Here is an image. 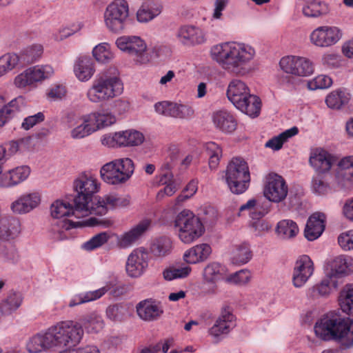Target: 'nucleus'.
Instances as JSON below:
<instances>
[{
  "label": "nucleus",
  "instance_id": "obj_18",
  "mask_svg": "<svg viewBox=\"0 0 353 353\" xmlns=\"http://www.w3.org/2000/svg\"><path fill=\"white\" fill-rule=\"evenodd\" d=\"M129 200L116 194H107L103 196L94 198V202L90 205V214L105 215L109 210L125 207Z\"/></svg>",
  "mask_w": 353,
  "mask_h": 353
},
{
  "label": "nucleus",
  "instance_id": "obj_54",
  "mask_svg": "<svg viewBox=\"0 0 353 353\" xmlns=\"http://www.w3.org/2000/svg\"><path fill=\"white\" fill-rule=\"evenodd\" d=\"M111 236L107 232H100L93 236L90 240L82 245V248L87 251H92L105 244Z\"/></svg>",
  "mask_w": 353,
  "mask_h": 353
},
{
  "label": "nucleus",
  "instance_id": "obj_36",
  "mask_svg": "<svg viewBox=\"0 0 353 353\" xmlns=\"http://www.w3.org/2000/svg\"><path fill=\"white\" fill-rule=\"evenodd\" d=\"M22 295L14 291H10L6 296L0 301V312L3 316H8L15 312L23 303Z\"/></svg>",
  "mask_w": 353,
  "mask_h": 353
},
{
  "label": "nucleus",
  "instance_id": "obj_24",
  "mask_svg": "<svg viewBox=\"0 0 353 353\" xmlns=\"http://www.w3.org/2000/svg\"><path fill=\"white\" fill-rule=\"evenodd\" d=\"M176 37L182 44L188 46L202 44L206 41L203 30L193 25L181 26L177 31Z\"/></svg>",
  "mask_w": 353,
  "mask_h": 353
},
{
  "label": "nucleus",
  "instance_id": "obj_58",
  "mask_svg": "<svg viewBox=\"0 0 353 353\" xmlns=\"http://www.w3.org/2000/svg\"><path fill=\"white\" fill-rule=\"evenodd\" d=\"M251 278V273L248 270H241L230 274L226 279V281L236 285H245L248 283Z\"/></svg>",
  "mask_w": 353,
  "mask_h": 353
},
{
  "label": "nucleus",
  "instance_id": "obj_60",
  "mask_svg": "<svg viewBox=\"0 0 353 353\" xmlns=\"http://www.w3.org/2000/svg\"><path fill=\"white\" fill-rule=\"evenodd\" d=\"M127 309L121 304L110 305L106 309V315L112 321H121L126 314Z\"/></svg>",
  "mask_w": 353,
  "mask_h": 353
},
{
  "label": "nucleus",
  "instance_id": "obj_12",
  "mask_svg": "<svg viewBox=\"0 0 353 353\" xmlns=\"http://www.w3.org/2000/svg\"><path fill=\"white\" fill-rule=\"evenodd\" d=\"M117 46L122 51L127 52L140 63L149 62L150 57L146 52V44L139 37L123 36L116 41Z\"/></svg>",
  "mask_w": 353,
  "mask_h": 353
},
{
  "label": "nucleus",
  "instance_id": "obj_64",
  "mask_svg": "<svg viewBox=\"0 0 353 353\" xmlns=\"http://www.w3.org/2000/svg\"><path fill=\"white\" fill-rule=\"evenodd\" d=\"M338 243L343 250H353V230L341 234L338 237Z\"/></svg>",
  "mask_w": 353,
  "mask_h": 353
},
{
  "label": "nucleus",
  "instance_id": "obj_41",
  "mask_svg": "<svg viewBox=\"0 0 353 353\" xmlns=\"http://www.w3.org/2000/svg\"><path fill=\"white\" fill-rule=\"evenodd\" d=\"M225 273V268L221 263L211 262L208 263L203 270V279L208 283H215L223 279Z\"/></svg>",
  "mask_w": 353,
  "mask_h": 353
},
{
  "label": "nucleus",
  "instance_id": "obj_31",
  "mask_svg": "<svg viewBox=\"0 0 353 353\" xmlns=\"http://www.w3.org/2000/svg\"><path fill=\"white\" fill-rule=\"evenodd\" d=\"M30 173L28 166L22 165L10 170L0 177L1 187H10L25 181Z\"/></svg>",
  "mask_w": 353,
  "mask_h": 353
},
{
  "label": "nucleus",
  "instance_id": "obj_20",
  "mask_svg": "<svg viewBox=\"0 0 353 353\" xmlns=\"http://www.w3.org/2000/svg\"><path fill=\"white\" fill-rule=\"evenodd\" d=\"M314 263L307 255H301L296 261L292 273L295 288L303 286L314 273Z\"/></svg>",
  "mask_w": 353,
  "mask_h": 353
},
{
  "label": "nucleus",
  "instance_id": "obj_37",
  "mask_svg": "<svg viewBox=\"0 0 353 353\" xmlns=\"http://www.w3.org/2000/svg\"><path fill=\"white\" fill-rule=\"evenodd\" d=\"M94 63L89 57H81L75 62L74 72L81 81H88L94 73Z\"/></svg>",
  "mask_w": 353,
  "mask_h": 353
},
{
  "label": "nucleus",
  "instance_id": "obj_29",
  "mask_svg": "<svg viewBox=\"0 0 353 353\" xmlns=\"http://www.w3.org/2000/svg\"><path fill=\"white\" fill-rule=\"evenodd\" d=\"M339 167L338 183L344 188H351L353 187V156L343 158L339 163Z\"/></svg>",
  "mask_w": 353,
  "mask_h": 353
},
{
  "label": "nucleus",
  "instance_id": "obj_14",
  "mask_svg": "<svg viewBox=\"0 0 353 353\" xmlns=\"http://www.w3.org/2000/svg\"><path fill=\"white\" fill-rule=\"evenodd\" d=\"M279 65L283 72L295 76L307 77L314 72L312 62L303 57H284L280 60Z\"/></svg>",
  "mask_w": 353,
  "mask_h": 353
},
{
  "label": "nucleus",
  "instance_id": "obj_35",
  "mask_svg": "<svg viewBox=\"0 0 353 353\" xmlns=\"http://www.w3.org/2000/svg\"><path fill=\"white\" fill-rule=\"evenodd\" d=\"M212 121L215 127L225 133H231L236 128V121L227 111H218L214 113Z\"/></svg>",
  "mask_w": 353,
  "mask_h": 353
},
{
  "label": "nucleus",
  "instance_id": "obj_8",
  "mask_svg": "<svg viewBox=\"0 0 353 353\" xmlns=\"http://www.w3.org/2000/svg\"><path fill=\"white\" fill-rule=\"evenodd\" d=\"M174 226L179 239L186 244L196 241L205 232L201 219L189 210H183L176 216Z\"/></svg>",
  "mask_w": 353,
  "mask_h": 353
},
{
  "label": "nucleus",
  "instance_id": "obj_11",
  "mask_svg": "<svg viewBox=\"0 0 353 353\" xmlns=\"http://www.w3.org/2000/svg\"><path fill=\"white\" fill-rule=\"evenodd\" d=\"M129 18V5L126 0H114L104 12V22L107 28L114 33H121Z\"/></svg>",
  "mask_w": 353,
  "mask_h": 353
},
{
  "label": "nucleus",
  "instance_id": "obj_59",
  "mask_svg": "<svg viewBox=\"0 0 353 353\" xmlns=\"http://www.w3.org/2000/svg\"><path fill=\"white\" fill-rule=\"evenodd\" d=\"M312 190L318 195H324L329 192L330 186L321 175L317 174L312 178Z\"/></svg>",
  "mask_w": 353,
  "mask_h": 353
},
{
  "label": "nucleus",
  "instance_id": "obj_42",
  "mask_svg": "<svg viewBox=\"0 0 353 353\" xmlns=\"http://www.w3.org/2000/svg\"><path fill=\"white\" fill-rule=\"evenodd\" d=\"M89 115L94 131L111 125L116 122L115 117L109 112H96Z\"/></svg>",
  "mask_w": 353,
  "mask_h": 353
},
{
  "label": "nucleus",
  "instance_id": "obj_61",
  "mask_svg": "<svg viewBox=\"0 0 353 353\" xmlns=\"http://www.w3.org/2000/svg\"><path fill=\"white\" fill-rule=\"evenodd\" d=\"M332 84V80L330 77L321 74L309 81L308 87L311 90L325 89L330 87Z\"/></svg>",
  "mask_w": 353,
  "mask_h": 353
},
{
  "label": "nucleus",
  "instance_id": "obj_33",
  "mask_svg": "<svg viewBox=\"0 0 353 353\" xmlns=\"http://www.w3.org/2000/svg\"><path fill=\"white\" fill-rule=\"evenodd\" d=\"M21 231L19 219L12 216H0V239L3 241L16 237Z\"/></svg>",
  "mask_w": 353,
  "mask_h": 353
},
{
  "label": "nucleus",
  "instance_id": "obj_40",
  "mask_svg": "<svg viewBox=\"0 0 353 353\" xmlns=\"http://www.w3.org/2000/svg\"><path fill=\"white\" fill-rule=\"evenodd\" d=\"M108 290L109 288L105 286L94 291L77 294L70 300L68 306L72 307L80 304L95 301L103 296Z\"/></svg>",
  "mask_w": 353,
  "mask_h": 353
},
{
  "label": "nucleus",
  "instance_id": "obj_3",
  "mask_svg": "<svg viewBox=\"0 0 353 353\" xmlns=\"http://www.w3.org/2000/svg\"><path fill=\"white\" fill-rule=\"evenodd\" d=\"M317 337L329 341L334 339L345 348L353 347V319L330 314L314 326Z\"/></svg>",
  "mask_w": 353,
  "mask_h": 353
},
{
  "label": "nucleus",
  "instance_id": "obj_32",
  "mask_svg": "<svg viewBox=\"0 0 353 353\" xmlns=\"http://www.w3.org/2000/svg\"><path fill=\"white\" fill-rule=\"evenodd\" d=\"M211 253L212 248L209 244L201 243L187 250L183 259L188 264H196L205 261Z\"/></svg>",
  "mask_w": 353,
  "mask_h": 353
},
{
  "label": "nucleus",
  "instance_id": "obj_16",
  "mask_svg": "<svg viewBox=\"0 0 353 353\" xmlns=\"http://www.w3.org/2000/svg\"><path fill=\"white\" fill-rule=\"evenodd\" d=\"M54 73L53 68L48 65H37L18 74L14 79V84L18 88H25L35 82L50 78Z\"/></svg>",
  "mask_w": 353,
  "mask_h": 353
},
{
  "label": "nucleus",
  "instance_id": "obj_47",
  "mask_svg": "<svg viewBox=\"0 0 353 353\" xmlns=\"http://www.w3.org/2000/svg\"><path fill=\"white\" fill-rule=\"evenodd\" d=\"M206 155L208 157V165L211 170L217 169L223 156L221 147L214 142H208L205 145Z\"/></svg>",
  "mask_w": 353,
  "mask_h": 353
},
{
  "label": "nucleus",
  "instance_id": "obj_5",
  "mask_svg": "<svg viewBox=\"0 0 353 353\" xmlns=\"http://www.w3.org/2000/svg\"><path fill=\"white\" fill-rule=\"evenodd\" d=\"M228 99L242 112L252 117H257L261 110V100L250 93V89L241 80L232 79L227 89Z\"/></svg>",
  "mask_w": 353,
  "mask_h": 353
},
{
  "label": "nucleus",
  "instance_id": "obj_43",
  "mask_svg": "<svg viewBox=\"0 0 353 353\" xmlns=\"http://www.w3.org/2000/svg\"><path fill=\"white\" fill-rule=\"evenodd\" d=\"M76 322L81 325L83 331V327H84L88 332L90 333L99 332L101 330H102L104 325L102 317L97 313H91L88 314L82 317L80 319V322Z\"/></svg>",
  "mask_w": 353,
  "mask_h": 353
},
{
  "label": "nucleus",
  "instance_id": "obj_23",
  "mask_svg": "<svg viewBox=\"0 0 353 353\" xmlns=\"http://www.w3.org/2000/svg\"><path fill=\"white\" fill-rule=\"evenodd\" d=\"M325 268L328 271V276H334L337 279V276L353 272V259L345 255L336 256L326 261Z\"/></svg>",
  "mask_w": 353,
  "mask_h": 353
},
{
  "label": "nucleus",
  "instance_id": "obj_53",
  "mask_svg": "<svg viewBox=\"0 0 353 353\" xmlns=\"http://www.w3.org/2000/svg\"><path fill=\"white\" fill-rule=\"evenodd\" d=\"M43 52V48L41 44H33L26 48L19 55L22 64L34 62L41 56Z\"/></svg>",
  "mask_w": 353,
  "mask_h": 353
},
{
  "label": "nucleus",
  "instance_id": "obj_39",
  "mask_svg": "<svg viewBox=\"0 0 353 353\" xmlns=\"http://www.w3.org/2000/svg\"><path fill=\"white\" fill-rule=\"evenodd\" d=\"M252 254L250 245L242 243L233 245L231 252V262L237 265H244L252 259Z\"/></svg>",
  "mask_w": 353,
  "mask_h": 353
},
{
  "label": "nucleus",
  "instance_id": "obj_45",
  "mask_svg": "<svg viewBox=\"0 0 353 353\" xmlns=\"http://www.w3.org/2000/svg\"><path fill=\"white\" fill-rule=\"evenodd\" d=\"M277 234L283 239L294 238L299 233V227L296 222L290 219L280 221L276 225Z\"/></svg>",
  "mask_w": 353,
  "mask_h": 353
},
{
  "label": "nucleus",
  "instance_id": "obj_52",
  "mask_svg": "<svg viewBox=\"0 0 353 353\" xmlns=\"http://www.w3.org/2000/svg\"><path fill=\"white\" fill-rule=\"evenodd\" d=\"M20 63V56L15 53H7L0 57V73L2 76L12 70Z\"/></svg>",
  "mask_w": 353,
  "mask_h": 353
},
{
  "label": "nucleus",
  "instance_id": "obj_48",
  "mask_svg": "<svg viewBox=\"0 0 353 353\" xmlns=\"http://www.w3.org/2000/svg\"><path fill=\"white\" fill-rule=\"evenodd\" d=\"M244 211L248 212L250 216L252 219L256 220L260 219L268 212V210L263 208L256 199H251L246 203L241 205L239 212L241 213Z\"/></svg>",
  "mask_w": 353,
  "mask_h": 353
},
{
  "label": "nucleus",
  "instance_id": "obj_51",
  "mask_svg": "<svg viewBox=\"0 0 353 353\" xmlns=\"http://www.w3.org/2000/svg\"><path fill=\"white\" fill-rule=\"evenodd\" d=\"M299 132L296 127H292L290 129L286 130L276 137L270 139L265 143V147L272 148L274 150H279L281 149L283 143L287 141L290 138L295 136Z\"/></svg>",
  "mask_w": 353,
  "mask_h": 353
},
{
  "label": "nucleus",
  "instance_id": "obj_21",
  "mask_svg": "<svg viewBox=\"0 0 353 353\" xmlns=\"http://www.w3.org/2000/svg\"><path fill=\"white\" fill-rule=\"evenodd\" d=\"M150 224L151 221L149 219H143L129 231L117 236V246L123 249L131 247L149 229Z\"/></svg>",
  "mask_w": 353,
  "mask_h": 353
},
{
  "label": "nucleus",
  "instance_id": "obj_63",
  "mask_svg": "<svg viewBox=\"0 0 353 353\" xmlns=\"http://www.w3.org/2000/svg\"><path fill=\"white\" fill-rule=\"evenodd\" d=\"M45 116L41 112H37L34 115L28 116L23 119L21 123V128L25 130H28L34 125L43 122Z\"/></svg>",
  "mask_w": 353,
  "mask_h": 353
},
{
  "label": "nucleus",
  "instance_id": "obj_28",
  "mask_svg": "<svg viewBox=\"0 0 353 353\" xmlns=\"http://www.w3.org/2000/svg\"><path fill=\"white\" fill-rule=\"evenodd\" d=\"M325 216L323 213L316 212L312 214L306 223L305 236L309 241L319 238L325 230Z\"/></svg>",
  "mask_w": 353,
  "mask_h": 353
},
{
  "label": "nucleus",
  "instance_id": "obj_17",
  "mask_svg": "<svg viewBox=\"0 0 353 353\" xmlns=\"http://www.w3.org/2000/svg\"><path fill=\"white\" fill-rule=\"evenodd\" d=\"M341 37V31L337 27L324 26L314 30L310 34V39L314 46L327 48L336 44Z\"/></svg>",
  "mask_w": 353,
  "mask_h": 353
},
{
  "label": "nucleus",
  "instance_id": "obj_7",
  "mask_svg": "<svg viewBox=\"0 0 353 353\" xmlns=\"http://www.w3.org/2000/svg\"><path fill=\"white\" fill-rule=\"evenodd\" d=\"M101 183L91 173L83 172L73 182V188L77 195L73 201L77 208L84 214L90 215V205L94 202V194L100 190Z\"/></svg>",
  "mask_w": 353,
  "mask_h": 353
},
{
  "label": "nucleus",
  "instance_id": "obj_62",
  "mask_svg": "<svg viewBox=\"0 0 353 353\" xmlns=\"http://www.w3.org/2000/svg\"><path fill=\"white\" fill-rule=\"evenodd\" d=\"M154 109L159 114L174 118L175 103L167 101L158 102L155 103Z\"/></svg>",
  "mask_w": 353,
  "mask_h": 353
},
{
  "label": "nucleus",
  "instance_id": "obj_57",
  "mask_svg": "<svg viewBox=\"0 0 353 353\" xmlns=\"http://www.w3.org/2000/svg\"><path fill=\"white\" fill-rule=\"evenodd\" d=\"M25 106V99L22 96H19L10 101L6 105H4L3 108L6 113L12 118L21 111Z\"/></svg>",
  "mask_w": 353,
  "mask_h": 353
},
{
  "label": "nucleus",
  "instance_id": "obj_30",
  "mask_svg": "<svg viewBox=\"0 0 353 353\" xmlns=\"http://www.w3.org/2000/svg\"><path fill=\"white\" fill-rule=\"evenodd\" d=\"M40 196L37 193L26 194L11 204V209L17 214H26L38 206Z\"/></svg>",
  "mask_w": 353,
  "mask_h": 353
},
{
  "label": "nucleus",
  "instance_id": "obj_1",
  "mask_svg": "<svg viewBox=\"0 0 353 353\" xmlns=\"http://www.w3.org/2000/svg\"><path fill=\"white\" fill-rule=\"evenodd\" d=\"M83 334L81 325L77 322L61 321L28 338L26 349L28 353H43L70 348L80 343Z\"/></svg>",
  "mask_w": 353,
  "mask_h": 353
},
{
  "label": "nucleus",
  "instance_id": "obj_4",
  "mask_svg": "<svg viewBox=\"0 0 353 353\" xmlns=\"http://www.w3.org/2000/svg\"><path fill=\"white\" fill-rule=\"evenodd\" d=\"M77 208V203L72 201L71 204L67 201L57 200L50 206L52 217L58 220L52 224L50 230V237L54 241H62L71 236L70 230L77 228L79 223H74L66 219H60L64 216H74L81 218L89 216Z\"/></svg>",
  "mask_w": 353,
  "mask_h": 353
},
{
  "label": "nucleus",
  "instance_id": "obj_13",
  "mask_svg": "<svg viewBox=\"0 0 353 353\" xmlns=\"http://www.w3.org/2000/svg\"><path fill=\"white\" fill-rule=\"evenodd\" d=\"M145 137L139 131L130 130L115 132L110 135H105L101 139L103 145L114 147L137 146L143 143Z\"/></svg>",
  "mask_w": 353,
  "mask_h": 353
},
{
  "label": "nucleus",
  "instance_id": "obj_50",
  "mask_svg": "<svg viewBox=\"0 0 353 353\" xmlns=\"http://www.w3.org/2000/svg\"><path fill=\"white\" fill-rule=\"evenodd\" d=\"M172 243L170 238L161 236L152 242L150 250L156 256H165L171 252Z\"/></svg>",
  "mask_w": 353,
  "mask_h": 353
},
{
  "label": "nucleus",
  "instance_id": "obj_27",
  "mask_svg": "<svg viewBox=\"0 0 353 353\" xmlns=\"http://www.w3.org/2000/svg\"><path fill=\"white\" fill-rule=\"evenodd\" d=\"M234 325V316L230 311L224 310L209 330V334L217 339L223 334H228Z\"/></svg>",
  "mask_w": 353,
  "mask_h": 353
},
{
  "label": "nucleus",
  "instance_id": "obj_9",
  "mask_svg": "<svg viewBox=\"0 0 353 353\" xmlns=\"http://www.w3.org/2000/svg\"><path fill=\"white\" fill-rule=\"evenodd\" d=\"M225 172V180L232 193L241 194L248 189L250 174L248 163L243 159L233 158Z\"/></svg>",
  "mask_w": 353,
  "mask_h": 353
},
{
  "label": "nucleus",
  "instance_id": "obj_2",
  "mask_svg": "<svg viewBox=\"0 0 353 353\" xmlns=\"http://www.w3.org/2000/svg\"><path fill=\"white\" fill-rule=\"evenodd\" d=\"M212 59L223 70L236 76H245L252 71L251 63L256 55L250 44L228 41L212 47Z\"/></svg>",
  "mask_w": 353,
  "mask_h": 353
},
{
  "label": "nucleus",
  "instance_id": "obj_26",
  "mask_svg": "<svg viewBox=\"0 0 353 353\" xmlns=\"http://www.w3.org/2000/svg\"><path fill=\"white\" fill-rule=\"evenodd\" d=\"M309 163L316 172L324 173L332 168V156L322 148H315L310 152Z\"/></svg>",
  "mask_w": 353,
  "mask_h": 353
},
{
  "label": "nucleus",
  "instance_id": "obj_55",
  "mask_svg": "<svg viewBox=\"0 0 353 353\" xmlns=\"http://www.w3.org/2000/svg\"><path fill=\"white\" fill-rule=\"evenodd\" d=\"M0 257L5 261L14 263L19 259V254L11 242L5 241L0 242Z\"/></svg>",
  "mask_w": 353,
  "mask_h": 353
},
{
  "label": "nucleus",
  "instance_id": "obj_49",
  "mask_svg": "<svg viewBox=\"0 0 353 353\" xmlns=\"http://www.w3.org/2000/svg\"><path fill=\"white\" fill-rule=\"evenodd\" d=\"M339 301L343 312L353 315V284L346 285L341 291Z\"/></svg>",
  "mask_w": 353,
  "mask_h": 353
},
{
  "label": "nucleus",
  "instance_id": "obj_44",
  "mask_svg": "<svg viewBox=\"0 0 353 353\" xmlns=\"http://www.w3.org/2000/svg\"><path fill=\"white\" fill-rule=\"evenodd\" d=\"M329 11L328 4L320 0L310 1L303 8V14L308 17H319L327 14Z\"/></svg>",
  "mask_w": 353,
  "mask_h": 353
},
{
  "label": "nucleus",
  "instance_id": "obj_56",
  "mask_svg": "<svg viewBox=\"0 0 353 353\" xmlns=\"http://www.w3.org/2000/svg\"><path fill=\"white\" fill-rule=\"evenodd\" d=\"M92 54L95 59L101 63H107L113 58V53L108 43H101L95 46Z\"/></svg>",
  "mask_w": 353,
  "mask_h": 353
},
{
  "label": "nucleus",
  "instance_id": "obj_6",
  "mask_svg": "<svg viewBox=\"0 0 353 353\" xmlns=\"http://www.w3.org/2000/svg\"><path fill=\"white\" fill-rule=\"evenodd\" d=\"M123 83L116 74L107 71L99 74L87 92L92 103H103L121 94Z\"/></svg>",
  "mask_w": 353,
  "mask_h": 353
},
{
  "label": "nucleus",
  "instance_id": "obj_38",
  "mask_svg": "<svg viewBox=\"0 0 353 353\" xmlns=\"http://www.w3.org/2000/svg\"><path fill=\"white\" fill-rule=\"evenodd\" d=\"M162 6L158 2L143 3L137 12V18L139 22L146 23L161 14Z\"/></svg>",
  "mask_w": 353,
  "mask_h": 353
},
{
  "label": "nucleus",
  "instance_id": "obj_22",
  "mask_svg": "<svg viewBox=\"0 0 353 353\" xmlns=\"http://www.w3.org/2000/svg\"><path fill=\"white\" fill-rule=\"evenodd\" d=\"M65 122L69 128L77 125L70 131V136L72 139H83L94 132L91 122L89 121L88 114L79 118L73 113H69L65 117Z\"/></svg>",
  "mask_w": 353,
  "mask_h": 353
},
{
  "label": "nucleus",
  "instance_id": "obj_15",
  "mask_svg": "<svg viewBox=\"0 0 353 353\" xmlns=\"http://www.w3.org/2000/svg\"><path fill=\"white\" fill-rule=\"evenodd\" d=\"M288 194V186L285 180L276 173H270L266 177L264 196L270 201L280 203Z\"/></svg>",
  "mask_w": 353,
  "mask_h": 353
},
{
  "label": "nucleus",
  "instance_id": "obj_10",
  "mask_svg": "<svg viewBox=\"0 0 353 353\" xmlns=\"http://www.w3.org/2000/svg\"><path fill=\"white\" fill-rule=\"evenodd\" d=\"M134 165L130 158L117 159L104 164L100 170V176L110 185H122L132 176Z\"/></svg>",
  "mask_w": 353,
  "mask_h": 353
},
{
  "label": "nucleus",
  "instance_id": "obj_19",
  "mask_svg": "<svg viewBox=\"0 0 353 353\" xmlns=\"http://www.w3.org/2000/svg\"><path fill=\"white\" fill-rule=\"evenodd\" d=\"M148 252L143 248L133 250L128 257L125 270L128 276L139 277L148 266Z\"/></svg>",
  "mask_w": 353,
  "mask_h": 353
},
{
  "label": "nucleus",
  "instance_id": "obj_34",
  "mask_svg": "<svg viewBox=\"0 0 353 353\" xmlns=\"http://www.w3.org/2000/svg\"><path fill=\"white\" fill-rule=\"evenodd\" d=\"M339 286V282L334 276H328L318 284L309 289V294L314 299L328 296Z\"/></svg>",
  "mask_w": 353,
  "mask_h": 353
},
{
  "label": "nucleus",
  "instance_id": "obj_25",
  "mask_svg": "<svg viewBox=\"0 0 353 353\" xmlns=\"http://www.w3.org/2000/svg\"><path fill=\"white\" fill-rule=\"evenodd\" d=\"M139 317L145 321H154L159 319L163 313L160 303L151 299L140 301L136 306Z\"/></svg>",
  "mask_w": 353,
  "mask_h": 353
},
{
  "label": "nucleus",
  "instance_id": "obj_46",
  "mask_svg": "<svg viewBox=\"0 0 353 353\" xmlns=\"http://www.w3.org/2000/svg\"><path fill=\"white\" fill-rule=\"evenodd\" d=\"M350 94L343 90H336L330 93L325 99L327 105L332 109H340L347 104Z\"/></svg>",
  "mask_w": 353,
  "mask_h": 353
}]
</instances>
